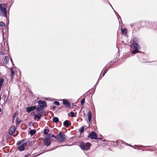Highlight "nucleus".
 <instances>
[{
  "instance_id": "14",
  "label": "nucleus",
  "mask_w": 157,
  "mask_h": 157,
  "mask_svg": "<svg viewBox=\"0 0 157 157\" xmlns=\"http://www.w3.org/2000/svg\"><path fill=\"white\" fill-rule=\"evenodd\" d=\"M5 24L2 22H0V26H2V35H3V37H4V31H3V29H4V28L3 27V26H5Z\"/></svg>"
},
{
  "instance_id": "7",
  "label": "nucleus",
  "mask_w": 157,
  "mask_h": 157,
  "mask_svg": "<svg viewBox=\"0 0 157 157\" xmlns=\"http://www.w3.org/2000/svg\"><path fill=\"white\" fill-rule=\"evenodd\" d=\"M88 137H90L91 139H95V140H98V139L96 133L94 131H92L90 132L88 136Z\"/></svg>"
},
{
  "instance_id": "26",
  "label": "nucleus",
  "mask_w": 157,
  "mask_h": 157,
  "mask_svg": "<svg viewBox=\"0 0 157 157\" xmlns=\"http://www.w3.org/2000/svg\"><path fill=\"white\" fill-rule=\"evenodd\" d=\"M7 95L6 94H4L3 97H2V98L4 100L7 97Z\"/></svg>"
},
{
  "instance_id": "36",
  "label": "nucleus",
  "mask_w": 157,
  "mask_h": 157,
  "mask_svg": "<svg viewBox=\"0 0 157 157\" xmlns=\"http://www.w3.org/2000/svg\"><path fill=\"white\" fill-rule=\"evenodd\" d=\"M24 140H25L24 139H23L20 140V141H21V143H22L24 141Z\"/></svg>"
},
{
  "instance_id": "25",
  "label": "nucleus",
  "mask_w": 157,
  "mask_h": 157,
  "mask_svg": "<svg viewBox=\"0 0 157 157\" xmlns=\"http://www.w3.org/2000/svg\"><path fill=\"white\" fill-rule=\"evenodd\" d=\"M70 114L72 117H75V113L73 112H70Z\"/></svg>"
},
{
  "instance_id": "30",
  "label": "nucleus",
  "mask_w": 157,
  "mask_h": 157,
  "mask_svg": "<svg viewBox=\"0 0 157 157\" xmlns=\"http://www.w3.org/2000/svg\"><path fill=\"white\" fill-rule=\"evenodd\" d=\"M108 71V70L107 69H105L104 70L103 73L105 74Z\"/></svg>"
},
{
  "instance_id": "15",
  "label": "nucleus",
  "mask_w": 157,
  "mask_h": 157,
  "mask_svg": "<svg viewBox=\"0 0 157 157\" xmlns=\"http://www.w3.org/2000/svg\"><path fill=\"white\" fill-rule=\"evenodd\" d=\"M122 33L123 34L125 35L127 33V29L126 28L121 29Z\"/></svg>"
},
{
  "instance_id": "21",
  "label": "nucleus",
  "mask_w": 157,
  "mask_h": 157,
  "mask_svg": "<svg viewBox=\"0 0 157 157\" xmlns=\"http://www.w3.org/2000/svg\"><path fill=\"white\" fill-rule=\"evenodd\" d=\"M84 126H82L79 129V131L81 132H82L84 131Z\"/></svg>"
},
{
  "instance_id": "3",
  "label": "nucleus",
  "mask_w": 157,
  "mask_h": 157,
  "mask_svg": "<svg viewBox=\"0 0 157 157\" xmlns=\"http://www.w3.org/2000/svg\"><path fill=\"white\" fill-rule=\"evenodd\" d=\"M132 45L135 50L132 52V54H136V53L140 52L138 49H140V47L138 44V41L137 40L134 38L133 40Z\"/></svg>"
},
{
  "instance_id": "11",
  "label": "nucleus",
  "mask_w": 157,
  "mask_h": 157,
  "mask_svg": "<svg viewBox=\"0 0 157 157\" xmlns=\"http://www.w3.org/2000/svg\"><path fill=\"white\" fill-rule=\"evenodd\" d=\"M36 109V108L35 106H32L30 107H28L26 108V111L28 113H29L34 110Z\"/></svg>"
},
{
  "instance_id": "38",
  "label": "nucleus",
  "mask_w": 157,
  "mask_h": 157,
  "mask_svg": "<svg viewBox=\"0 0 157 157\" xmlns=\"http://www.w3.org/2000/svg\"><path fill=\"white\" fill-rule=\"evenodd\" d=\"M105 74L104 73H103L102 76L103 77L105 75Z\"/></svg>"
},
{
  "instance_id": "10",
  "label": "nucleus",
  "mask_w": 157,
  "mask_h": 157,
  "mask_svg": "<svg viewBox=\"0 0 157 157\" xmlns=\"http://www.w3.org/2000/svg\"><path fill=\"white\" fill-rule=\"evenodd\" d=\"M63 104L64 105H65V107L70 109L71 107V105L70 103L68 101L66 100H63Z\"/></svg>"
},
{
  "instance_id": "1",
  "label": "nucleus",
  "mask_w": 157,
  "mask_h": 157,
  "mask_svg": "<svg viewBox=\"0 0 157 157\" xmlns=\"http://www.w3.org/2000/svg\"><path fill=\"white\" fill-rule=\"evenodd\" d=\"M39 105L37 106L36 110L38 112V114L43 115L44 114V109L47 106L45 101L39 100L38 101Z\"/></svg>"
},
{
  "instance_id": "27",
  "label": "nucleus",
  "mask_w": 157,
  "mask_h": 157,
  "mask_svg": "<svg viewBox=\"0 0 157 157\" xmlns=\"http://www.w3.org/2000/svg\"><path fill=\"white\" fill-rule=\"evenodd\" d=\"M91 118H88V120H87V122L88 123H90L91 121Z\"/></svg>"
},
{
  "instance_id": "23",
  "label": "nucleus",
  "mask_w": 157,
  "mask_h": 157,
  "mask_svg": "<svg viewBox=\"0 0 157 157\" xmlns=\"http://www.w3.org/2000/svg\"><path fill=\"white\" fill-rule=\"evenodd\" d=\"M54 104L56 105L57 106H59L60 105V103L58 101H55L54 102Z\"/></svg>"
},
{
  "instance_id": "5",
  "label": "nucleus",
  "mask_w": 157,
  "mask_h": 157,
  "mask_svg": "<svg viewBox=\"0 0 157 157\" xmlns=\"http://www.w3.org/2000/svg\"><path fill=\"white\" fill-rule=\"evenodd\" d=\"M66 138V135L63 132H60L57 135V140L58 142L62 143L64 142Z\"/></svg>"
},
{
  "instance_id": "16",
  "label": "nucleus",
  "mask_w": 157,
  "mask_h": 157,
  "mask_svg": "<svg viewBox=\"0 0 157 157\" xmlns=\"http://www.w3.org/2000/svg\"><path fill=\"white\" fill-rule=\"evenodd\" d=\"M38 115H36L34 117V119H35L37 118L39 120L40 119L41 116L43 115H40V114H38Z\"/></svg>"
},
{
  "instance_id": "17",
  "label": "nucleus",
  "mask_w": 157,
  "mask_h": 157,
  "mask_svg": "<svg viewBox=\"0 0 157 157\" xmlns=\"http://www.w3.org/2000/svg\"><path fill=\"white\" fill-rule=\"evenodd\" d=\"M36 132V131L35 130H31L29 132V133L30 134L31 136H33Z\"/></svg>"
},
{
  "instance_id": "20",
  "label": "nucleus",
  "mask_w": 157,
  "mask_h": 157,
  "mask_svg": "<svg viewBox=\"0 0 157 157\" xmlns=\"http://www.w3.org/2000/svg\"><path fill=\"white\" fill-rule=\"evenodd\" d=\"M87 116L88 117V118H92V116L91 114V113L90 111H89L88 112L87 114Z\"/></svg>"
},
{
  "instance_id": "12",
  "label": "nucleus",
  "mask_w": 157,
  "mask_h": 157,
  "mask_svg": "<svg viewBox=\"0 0 157 157\" xmlns=\"http://www.w3.org/2000/svg\"><path fill=\"white\" fill-rule=\"evenodd\" d=\"M71 123L69 121L66 120L63 122L64 125L67 128H68L70 126Z\"/></svg>"
},
{
  "instance_id": "6",
  "label": "nucleus",
  "mask_w": 157,
  "mask_h": 157,
  "mask_svg": "<svg viewBox=\"0 0 157 157\" xmlns=\"http://www.w3.org/2000/svg\"><path fill=\"white\" fill-rule=\"evenodd\" d=\"M3 4H0V13H2V15L4 17H6V9L4 7H3ZM3 5H5L3 4Z\"/></svg>"
},
{
  "instance_id": "34",
  "label": "nucleus",
  "mask_w": 157,
  "mask_h": 157,
  "mask_svg": "<svg viewBox=\"0 0 157 157\" xmlns=\"http://www.w3.org/2000/svg\"><path fill=\"white\" fill-rule=\"evenodd\" d=\"M52 108H53V109H56V106H55V105H53V106H52Z\"/></svg>"
},
{
  "instance_id": "13",
  "label": "nucleus",
  "mask_w": 157,
  "mask_h": 157,
  "mask_svg": "<svg viewBox=\"0 0 157 157\" xmlns=\"http://www.w3.org/2000/svg\"><path fill=\"white\" fill-rule=\"evenodd\" d=\"M51 139H44V144L45 145L47 146H49L51 144Z\"/></svg>"
},
{
  "instance_id": "24",
  "label": "nucleus",
  "mask_w": 157,
  "mask_h": 157,
  "mask_svg": "<svg viewBox=\"0 0 157 157\" xmlns=\"http://www.w3.org/2000/svg\"><path fill=\"white\" fill-rule=\"evenodd\" d=\"M48 132H49V130L45 129L44 130V133L45 134L47 135L48 134Z\"/></svg>"
},
{
  "instance_id": "33",
  "label": "nucleus",
  "mask_w": 157,
  "mask_h": 157,
  "mask_svg": "<svg viewBox=\"0 0 157 157\" xmlns=\"http://www.w3.org/2000/svg\"><path fill=\"white\" fill-rule=\"evenodd\" d=\"M49 136H45L44 138H45V139H49Z\"/></svg>"
},
{
  "instance_id": "19",
  "label": "nucleus",
  "mask_w": 157,
  "mask_h": 157,
  "mask_svg": "<svg viewBox=\"0 0 157 157\" xmlns=\"http://www.w3.org/2000/svg\"><path fill=\"white\" fill-rule=\"evenodd\" d=\"M11 75H10V77L11 78H13V77L14 75V72L13 70V68H11Z\"/></svg>"
},
{
  "instance_id": "8",
  "label": "nucleus",
  "mask_w": 157,
  "mask_h": 157,
  "mask_svg": "<svg viewBox=\"0 0 157 157\" xmlns=\"http://www.w3.org/2000/svg\"><path fill=\"white\" fill-rule=\"evenodd\" d=\"M27 145V143H23L22 144L18 147V149L20 151H24L25 149V147Z\"/></svg>"
},
{
  "instance_id": "41",
  "label": "nucleus",
  "mask_w": 157,
  "mask_h": 157,
  "mask_svg": "<svg viewBox=\"0 0 157 157\" xmlns=\"http://www.w3.org/2000/svg\"><path fill=\"white\" fill-rule=\"evenodd\" d=\"M7 92L9 93V92L8 91H7Z\"/></svg>"
},
{
  "instance_id": "40",
  "label": "nucleus",
  "mask_w": 157,
  "mask_h": 157,
  "mask_svg": "<svg viewBox=\"0 0 157 157\" xmlns=\"http://www.w3.org/2000/svg\"><path fill=\"white\" fill-rule=\"evenodd\" d=\"M2 111V109L1 108H0V112Z\"/></svg>"
},
{
  "instance_id": "32",
  "label": "nucleus",
  "mask_w": 157,
  "mask_h": 157,
  "mask_svg": "<svg viewBox=\"0 0 157 157\" xmlns=\"http://www.w3.org/2000/svg\"><path fill=\"white\" fill-rule=\"evenodd\" d=\"M21 122V121H17V122H16V124H18L20 123Z\"/></svg>"
},
{
  "instance_id": "4",
  "label": "nucleus",
  "mask_w": 157,
  "mask_h": 157,
  "mask_svg": "<svg viewBox=\"0 0 157 157\" xmlns=\"http://www.w3.org/2000/svg\"><path fill=\"white\" fill-rule=\"evenodd\" d=\"M91 144L90 143L87 142L85 143L83 142L80 143V147L83 150H88L90 149Z\"/></svg>"
},
{
  "instance_id": "2",
  "label": "nucleus",
  "mask_w": 157,
  "mask_h": 157,
  "mask_svg": "<svg viewBox=\"0 0 157 157\" xmlns=\"http://www.w3.org/2000/svg\"><path fill=\"white\" fill-rule=\"evenodd\" d=\"M148 22L145 21H141L137 23L131 24V27H136L138 28L147 26L148 24Z\"/></svg>"
},
{
  "instance_id": "29",
  "label": "nucleus",
  "mask_w": 157,
  "mask_h": 157,
  "mask_svg": "<svg viewBox=\"0 0 157 157\" xmlns=\"http://www.w3.org/2000/svg\"><path fill=\"white\" fill-rule=\"evenodd\" d=\"M108 71V70L107 69H105L104 70L103 73L105 74Z\"/></svg>"
},
{
  "instance_id": "31",
  "label": "nucleus",
  "mask_w": 157,
  "mask_h": 157,
  "mask_svg": "<svg viewBox=\"0 0 157 157\" xmlns=\"http://www.w3.org/2000/svg\"><path fill=\"white\" fill-rule=\"evenodd\" d=\"M21 143V141L20 140L18 141L17 143V145H19Z\"/></svg>"
},
{
  "instance_id": "39",
  "label": "nucleus",
  "mask_w": 157,
  "mask_h": 157,
  "mask_svg": "<svg viewBox=\"0 0 157 157\" xmlns=\"http://www.w3.org/2000/svg\"><path fill=\"white\" fill-rule=\"evenodd\" d=\"M98 139H99V140H102V138H98Z\"/></svg>"
},
{
  "instance_id": "28",
  "label": "nucleus",
  "mask_w": 157,
  "mask_h": 157,
  "mask_svg": "<svg viewBox=\"0 0 157 157\" xmlns=\"http://www.w3.org/2000/svg\"><path fill=\"white\" fill-rule=\"evenodd\" d=\"M52 137H54L55 138H56V140L57 139V135H56V136H55V135H52Z\"/></svg>"
},
{
  "instance_id": "42",
  "label": "nucleus",
  "mask_w": 157,
  "mask_h": 157,
  "mask_svg": "<svg viewBox=\"0 0 157 157\" xmlns=\"http://www.w3.org/2000/svg\"><path fill=\"white\" fill-rule=\"evenodd\" d=\"M1 75V73L0 72V76Z\"/></svg>"
},
{
  "instance_id": "37",
  "label": "nucleus",
  "mask_w": 157,
  "mask_h": 157,
  "mask_svg": "<svg viewBox=\"0 0 157 157\" xmlns=\"http://www.w3.org/2000/svg\"><path fill=\"white\" fill-rule=\"evenodd\" d=\"M43 153V152L41 153H40L39 154L37 155V156H39V155H40L42 154Z\"/></svg>"
},
{
  "instance_id": "35",
  "label": "nucleus",
  "mask_w": 157,
  "mask_h": 157,
  "mask_svg": "<svg viewBox=\"0 0 157 157\" xmlns=\"http://www.w3.org/2000/svg\"><path fill=\"white\" fill-rule=\"evenodd\" d=\"M24 140H25L24 139H23L20 140V141H21V143H22L24 141Z\"/></svg>"
},
{
  "instance_id": "22",
  "label": "nucleus",
  "mask_w": 157,
  "mask_h": 157,
  "mask_svg": "<svg viewBox=\"0 0 157 157\" xmlns=\"http://www.w3.org/2000/svg\"><path fill=\"white\" fill-rule=\"evenodd\" d=\"M85 102V98H82L81 101V104L82 105L84 104Z\"/></svg>"
},
{
  "instance_id": "18",
  "label": "nucleus",
  "mask_w": 157,
  "mask_h": 157,
  "mask_svg": "<svg viewBox=\"0 0 157 157\" xmlns=\"http://www.w3.org/2000/svg\"><path fill=\"white\" fill-rule=\"evenodd\" d=\"M52 120L53 122L55 123L59 121L58 118L56 117H55L54 118H53L52 119Z\"/></svg>"
},
{
  "instance_id": "9",
  "label": "nucleus",
  "mask_w": 157,
  "mask_h": 157,
  "mask_svg": "<svg viewBox=\"0 0 157 157\" xmlns=\"http://www.w3.org/2000/svg\"><path fill=\"white\" fill-rule=\"evenodd\" d=\"M15 127L13 126H11L9 129V134L10 135H13L15 132Z\"/></svg>"
}]
</instances>
